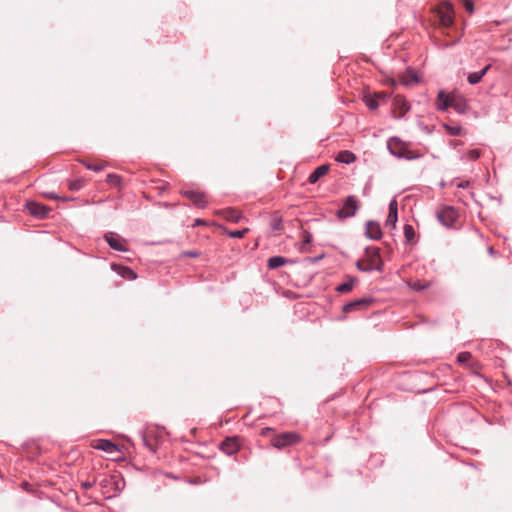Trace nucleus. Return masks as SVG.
Here are the masks:
<instances>
[{
	"instance_id": "f257e3e1",
	"label": "nucleus",
	"mask_w": 512,
	"mask_h": 512,
	"mask_svg": "<svg viewBox=\"0 0 512 512\" xmlns=\"http://www.w3.org/2000/svg\"><path fill=\"white\" fill-rule=\"evenodd\" d=\"M449 107L460 114H464L468 108L466 101L461 96L445 94L443 91H440L438 94V108L446 110Z\"/></svg>"
},
{
	"instance_id": "f03ea898",
	"label": "nucleus",
	"mask_w": 512,
	"mask_h": 512,
	"mask_svg": "<svg viewBox=\"0 0 512 512\" xmlns=\"http://www.w3.org/2000/svg\"><path fill=\"white\" fill-rule=\"evenodd\" d=\"M302 437L299 433L289 431L273 435L270 440L271 445L276 449H284L286 447L294 446L300 443Z\"/></svg>"
},
{
	"instance_id": "7ed1b4c3",
	"label": "nucleus",
	"mask_w": 512,
	"mask_h": 512,
	"mask_svg": "<svg viewBox=\"0 0 512 512\" xmlns=\"http://www.w3.org/2000/svg\"><path fill=\"white\" fill-rule=\"evenodd\" d=\"M387 146L389 151L397 157L406 159H414L417 157V155L410 151L407 145L398 138H391Z\"/></svg>"
},
{
	"instance_id": "20e7f679",
	"label": "nucleus",
	"mask_w": 512,
	"mask_h": 512,
	"mask_svg": "<svg viewBox=\"0 0 512 512\" xmlns=\"http://www.w3.org/2000/svg\"><path fill=\"white\" fill-rule=\"evenodd\" d=\"M359 209V201L353 195L345 198L343 207L336 212L338 219L343 220L349 217H353Z\"/></svg>"
},
{
	"instance_id": "39448f33",
	"label": "nucleus",
	"mask_w": 512,
	"mask_h": 512,
	"mask_svg": "<svg viewBox=\"0 0 512 512\" xmlns=\"http://www.w3.org/2000/svg\"><path fill=\"white\" fill-rule=\"evenodd\" d=\"M366 270L380 271L383 266V261L380 256V249L377 247H368L365 250Z\"/></svg>"
},
{
	"instance_id": "423d86ee",
	"label": "nucleus",
	"mask_w": 512,
	"mask_h": 512,
	"mask_svg": "<svg viewBox=\"0 0 512 512\" xmlns=\"http://www.w3.org/2000/svg\"><path fill=\"white\" fill-rule=\"evenodd\" d=\"M435 12L439 18V22L444 27H450L454 23V10L453 6L449 2L441 3Z\"/></svg>"
},
{
	"instance_id": "0eeeda50",
	"label": "nucleus",
	"mask_w": 512,
	"mask_h": 512,
	"mask_svg": "<svg viewBox=\"0 0 512 512\" xmlns=\"http://www.w3.org/2000/svg\"><path fill=\"white\" fill-rule=\"evenodd\" d=\"M182 195L188 198L195 206L204 208L207 205L206 195L197 190H183Z\"/></svg>"
},
{
	"instance_id": "6e6552de",
	"label": "nucleus",
	"mask_w": 512,
	"mask_h": 512,
	"mask_svg": "<svg viewBox=\"0 0 512 512\" xmlns=\"http://www.w3.org/2000/svg\"><path fill=\"white\" fill-rule=\"evenodd\" d=\"M437 216L442 224L452 226L458 217V213L453 207H444L438 212Z\"/></svg>"
},
{
	"instance_id": "1a4fd4ad",
	"label": "nucleus",
	"mask_w": 512,
	"mask_h": 512,
	"mask_svg": "<svg viewBox=\"0 0 512 512\" xmlns=\"http://www.w3.org/2000/svg\"><path fill=\"white\" fill-rule=\"evenodd\" d=\"M91 447L94 449L102 450L108 454H115L119 452L118 446L110 440L107 439H96L91 441Z\"/></svg>"
},
{
	"instance_id": "9d476101",
	"label": "nucleus",
	"mask_w": 512,
	"mask_h": 512,
	"mask_svg": "<svg viewBox=\"0 0 512 512\" xmlns=\"http://www.w3.org/2000/svg\"><path fill=\"white\" fill-rule=\"evenodd\" d=\"M371 298H361L352 302L347 303L343 306L344 313H350L357 310H364L370 306L372 303Z\"/></svg>"
},
{
	"instance_id": "9b49d317",
	"label": "nucleus",
	"mask_w": 512,
	"mask_h": 512,
	"mask_svg": "<svg viewBox=\"0 0 512 512\" xmlns=\"http://www.w3.org/2000/svg\"><path fill=\"white\" fill-rule=\"evenodd\" d=\"M105 239L109 246L117 251H127L126 241L119 235L114 233H108L105 235Z\"/></svg>"
},
{
	"instance_id": "f8f14e48",
	"label": "nucleus",
	"mask_w": 512,
	"mask_h": 512,
	"mask_svg": "<svg viewBox=\"0 0 512 512\" xmlns=\"http://www.w3.org/2000/svg\"><path fill=\"white\" fill-rule=\"evenodd\" d=\"M26 207L31 215L38 218H45L51 211L49 207L37 202H29Z\"/></svg>"
},
{
	"instance_id": "ddd939ff",
	"label": "nucleus",
	"mask_w": 512,
	"mask_h": 512,
	"mask_svg": "<svg viewBox=\"0 0 512 512\" xmlns=\"http://www.w3.org/2000/svg\"><path fill=\"white\" fill-rule=\"evenodd\" d=\"M240 444L237 437L226 438L221 443V449L227 455H232L239 450Z\"/></svg>"
},
{
	"instance_id": "4468645a",
	"label": "nucleus",
	"mask_w": 512,
	"mask_h": 512,
	"mask_svg": "<svg viewBox=\"0 0 512 512\" xmlns=\"http://www.w3.org/2000/svg\"><path fill=\"white\" fill-rule=\"evenodd\" d=\"M217 215L221 216L227 221L238 223L242 218L241 212L235 208H226L216 212Z\"/></svg>"
},
{
	"instance_id": "2eb2a0df",
	"label": "nucleus",
	"mask_w": 512,
	"mask_h": 512,
	"mask_svg": "<svg viewBox=\"0 0 512 512\" xmlns=\"http://www.w3.org/2000/svg\"><path fill=\"white\" fill-rule=\"evenodd\" d=\"M397 212H398V203L395 199H393L389 204V213L386 219V227H390L391 229H394L396 227L397 223Z\"/></svg>"
},
{
	"instance_id": "dca6fc26",
	"label": "nucleus",
	"mask_w": 512,
	"mask_h": 512,
	"mask_svg": "<svg viewBox=\"0 0 512 512\" xmlns=\"http://www.w3.org/2000/svg\"><path fill=\"white\" fill-rule=\"evenodd\" d=\"M393 104L395 107V114L397 117H402L409 110V105L404 97L397 95L393 99Z\"/></svg>"
},
{
	"instance_id": "f3484780",
	"label": "nucleus",
	"mask_w": 512,
	"mask_h": 512,
	"mask_svg": "<svg viewBox=\"0 0 512 512\" xmlns=\"http://www.w3.org/2000/svg\"><path fill=\"white\" fill-rule=\"evenodd\" d=\"M366 236L373 240H378L381 238L382 231L378 222L368 221L366 223Z\"/></svg>"
},
{
	"instance_id": "a211bd4d",
	"label": "nucleus",
	"mask_w": 512,
	"mask_h": 512,
	"mask_svg": "<svg viewBox=\"0 0 512 512\" xmlns=\"http://www.w3.org/2000/svg\"><path fill=\"white\" fill-rule=\"evenodd\" d=\"M112 269L116 271L122 278L126 280H134L136 279V273L131 270L129 267L121 266V265H112Z\"/></svg>"
},
{
	"instance_id": "6ab92c4d",
	"label": "nucleus",
	"mask_w": 512,
	"mask_h": 512,
	"mask_svg": "<svg viewBox=\"0 0 512 512\" xmlns=\"http://www.w3.org/2000/svg\"><path fill=\"white\" fill-rule=\"evenodd\" d=\"M329 171V165H321L317 167L308 178L309 183L315 184L321 177L325 176Z\"/></svg>"
},
{
	"instance_id": "aec40b11",
	"label": "nucleus",
	"mask_w": 512,
	"mask_h": 512,
	"mask_svg": "<svg viewBox=\"0 0 512 512\" xmlns=\"http://www.w3.org/2000/svg\"><path fill=\"white\" fill-rule=\"evenodd\" d=\"M289 260L282 256H273L270 257L267 261V266L269 269H276L279 268L285 264H287Z\"/></svg>"
},
{
	"instance_id": "412c9836",
	"label": "nucleus",
	"mask_w": 512,
	"mask_h": 512,
	"mask_svg": "<svg viewBox=\"0 0 512 512\" xmlns=\"http://www.w3.org/2000/svg\"><path fill=\"white\" fill-rule=\"evenodd\" d=\"M336 160L341 163L350 164L356 160V156L348 150H343L337 154Z\"/></svg>"
},
{
	"instance_id": "4be33fe9",
	"label": "nucleus",
	"mask_w": 512,
	"mask_h": 512,
	"mask_svg": "<svg viewBox=\"0 0 512 512\" xmlns=\"http://www.w3.org/2000/svg\"><path fill=\"white\" fill-rule=\"evenodd\" d=\"M491 65H487L486 67H484L481 71L479 72H474V73H470L468 75V82L472 85L474 84H477L481 81V79L483 78V76L487 73V71L490 69Z\"/></svg>"
},
{
	"instance_id": "5701e85b",
	"label": "nucleus",
	"mask_w": 512,
	"mask_h": 512,
	"mask_svg": "<svg viewBox=\"0 0 512 512\" xmlns=\"http://www.w3.org/2000/svg\"><path fill=\"white\" fill-rule=\"evenodd\" d=\"M400 82L406 86L411 85L413 83H417L418 82L417 74L413 70H408L406 73L401 75Z\"/></svg>"
},
{
	"instance_id": "b1692460",
	"label": "nucleus",
	"mask_w": 512,
	"mask_h": 512,
	"mask_svg": "<svg viewBox=\"0 0 512 512\" xmlns=\"http://www.w3.org/2000/svg\"><path fill=\"white\" fill-rule=\"evenodd\" d=\"M81 163L89 170H93L95 172H99L103 170L106 166L105 162L103 161H87V160H81Z\"/></svg>"
},
{
	"instance_id": "393cba45",
	"label": "nucleus",
	"mask_w": 512,
	"mask_h": 512,
	"mask_svg": "<svg viewBox=\"0 0 512 512\" xmlns=\"http://www.w3.org/2000/svg\"><path fill=\"white\" fill-rule=\"evenodd\" d=\"M409 287H411L413 290L421 291L423 289H426L430 286V282L427 281H421V280H415V281H409L408 282Z\"/></svg>"
},
{
	"instance_id": "a878e982",
	"label": "nucleus",
	"mask_w": 512,
	"mask_h": 512,
	"mask_svg": "<svg viewBox=\"0 0 512 512\" xmlns=\"http://www.w3.org/2000/svg\"><path fill=\"white\" fill-rule=\"evenodd\" d=\"M354 283H355V280L354 279H349L348 281L340 284L336 290L340 293H348L350 292L353 287H354Z\"/></svg>"
},
{
	"instance_id": "bb28decb",
	"label": "nucleus",
	"mask_w": 512,
	"mask_h": 512,
	"mask_svg": "<svg viewBox=\"0 0 512 512\" xmlns=\"http://www.w3.org/2000/svg\"><path fill=\"white\" fill-rule=\"evenodd\" d=\"M106 182L111 186L120 187L121 177L117 174H108L106 177Z\"/></svg>"
},
{
	"instance_id": "cd10ccee",
	"label": "nucleus",
	"mask_w": 512,
	"mask_h": 512,
	"mask_svg": "<svg viewBox=\"0 0 512 512\" xmlns=\"http://www.w3.org/2000/svg\"><path fill=\"white\" fill-rule=\"evenodd\" d=\"M364 102L371 110L376 109L379 105V101L373 95H366Z\"/></svg>"
},
{
	"instance_id": "c85d7f7f",
	"label": "nucleus",
	"mask_w": 512,
	"mask_h": 512,
	"mask_svg": "<svg viewBox=\"0 0 512 512\" xmlns=\"http://www.w3.org/2000/svg\"><path fill=\"white\" fill-rule=\"evenodd\" d=\"M481 156V151L479 149H472L466 152L464 155V159L467 161L477 160Z\"/></svg>"
},
{
	"instance_id": "c756f323",
	"label": "nucleus",
	"mask_w": 512,
	"mask_h": 512,
	"mask_svg": "<svg viewBox=\"0 0 512 512\" xmlns=\"http://www.w3.org/2000/svg\"><path fill=\"white\" fill-rule=\"evenodd\" d=\"M404 236L407 242H412L415 237V231L412 225L406 224L404 226Z\"/></svg>"
},
{
	"instance_id": "7c9ffc66",
	"label": "nucleus",
	"mask_w": 512,
	"mask_h": 512,
	"mask_svg": "<svg viewBox=\"0 0 512 512\" xmlns=\"http://www.w3.org/2000/svg\"><path fill=\"white\" fill-rule=\"evenodd\" d=\"M444 128L450 135L462 134V128L459 125L444 124Z\"/></svg>"
},
{
	"instance_id": "2f4dec72",
	"label": "nucleus",
	"mask_w": 512,
	"mask_h": 512,
	"mask_svg": "<svg viewBox=\"0 0 512 512\" xmlns=\"http://www.w3.org/2000/svg\"><path fill=\"white\" fill-rule=\"evenodd\" d=\"M271 228L275 232H280L283 229L282 219L280 217H274L271 221Z\"/></svg>"
},
{
	"instance_id": "473e14b6",
	"label": "nucleus",
	"mask_w": 512,
	"mask_h": 512,
	"mask_svg": "<svg viewBox=\"0 0 512 512\" xmlns=\"http://www.w3.org/2000/svg\"><path fill=\"white\" fill-rule=\"evenodd\" d=\"M69 189L72 191L80 190L84 186L83 179H77L69 182Z\"/></svg>"
},
{
	"instance_id": "72a5a7b5",
	"label": "nucleus",
	"mask_w": 512,
	"mask_h": 512,
	"mask_svg": "<svg viewBox=\"0 0 512 512\" xmlns=\"http://www.w3.org/2000/svg\"><path fill=\"white\" fill-rule=\"evenodd\" d=\"M248 232L249 228H244L242 230L230 231L228 234L232 238H243Z\"/></svg>"
},
{
	"instance_id": "f704fd0d",
	"label": "nucleus",
	"mask_w": 512,
	"mask_h": 512,
	"mask_svg": "<svg viewBox=\"0 0 512 512\" xmlns=\"http://www.w3.org/2000/svg\"><path fill=\"white\" fill-rule=\"evenodd\" d=\"M472 358V355L470 352H461L458 354L457 356V361L460 363V364H465L467 363L470 359Z\"/></svg>"
},
{
	"instance_id": "c9c22d12",
	"label": "nucleus",
	"mask_w": 512,
	"mask_h": 512,
	"mask_svg": "<svg viewBox=\"0 0 512 512\" xmlns=\"http://www.w3.org/2000/svg\"><path fill=\"white\" fill-rule=\"evenodd\" d=\"M465 9L471 14L474 11V4L471 0H461Z\"/></svg>"
},
{
	"instance_id": "e433bc0d",
	"label": "nucleus",
	"mask_w": 512,
	"mask_h": 512,
	"mask_svg": "<svg viewBox=\"0 0 512 512\" xmlns=\"http://www.w3.org/2000/svg\"><path fill=\"white\" fill-rule=\"evenodd\" d=\"M182 255L185 256V257L196 258V257L200 256V252L196 251V250H194V251H186V252H183Z\"/></svg>"
},
{
	"instance_id": "4c0bfd02",
	"label": "nucleus",
	"mask_w": 512,
	"mask_h": 512,
	"mask_svg": "<svg viewBox=\"0 0 512 512\" xmlns=\"http://www.w3.org/2000/svg\"><path fill=\"white\" fill-rule=\"evenodd\" d=\"M143 441H144L145 445H146V446H147L151 451H153V452H155V451H156V447L150 443V441H149V439H148V437H147V436H144Z\"/></svg>"
},
{
	"instance_id": "58836bf2",
	"label": "nucleus",
	"mask_w": 512,
	"mask_h": 512,
	"mask_svg": "<svg viewBox=\"0 0 512 512\" xmlns=\"http://www.w3.org/2000/svg\"><path fill=\"white\" fill-rule=\"evenodd\" d=\"M356 265H357V268H358L359 270H361V271H367L366 269H364V268H365V265H366V260H365V259L359 260V261L357 262V264H356Z\"/></svg>"
},
{
	"instance_id": "ea45409f",
	"label": "nucleus",
	"mask_w": 512,
	"mask_h": 512,
	"mask_svg": "<svg viewBox=\"0 0 512 512\" xmlns=\"http://www.w3.org/2000/svg\"><path fill=\"white\" fill-rule=\"evenodd\" d=\"M311 240H312L311 234L308 233V232H304V235H303V242H304V244L310 243Z\"/></svg>"
},
{
	"instance_id": "a19ab883",
	"label": "nucleus",
	"mask_w": 512,
	"mask_h": 512,
	"mask_svg": "<svg viewBox=\"0 0 512 512\" xmlns=\"http://www.w3.org/2000/svg\"><path fill=\"white\" fill-rule=\"evenodd\" d=\"M271 432H273V429H272V428H270V427H266V428H263V429L261 430V435H262V436H267V435H269Z\"/></svg>"
},
{
	"instance_id": "79ce46f5",
	"label": "nucleus",
	"mask_w": 512,
	"mask_h": 512,
	"mask_svg": "<svg viewBox=\"0 0 512 512\" xmlns=\"http://www.w3.org/2000/svg\"><path fill=\"white\" fill-rule=\"evenodd\" d=\"M378 101L383 100L387 97L385 93H375L373 95Z\"/></svg>"
},
{
	"instance_id": "37998d69",
	"label": "nucleus",
	"mask_w": 512,
	"mask_h": 512,
	"mask_svg": "<svg viewBox=\"0 0 512 512\" xmlns=\"http://www.w3.org/2000/svg\"><path fill=\"white\" fill-rule=\"evenodd\" d=\"M44 196L47 198H50V199H58V197L56 195H54L53 193H50V192L44 193Z\"/></svg>"
},
{
	"instance_id": "c03bdc74",
	"label": "nucleus",
	"mask_w": 512,
	"mask_h": 512,
	"mask_svg": "<svg viewBox=\"0 0 512 512\" xmlns=\"http://www.w3.org/2000/svg\"><path fill=\"white\" fill-rule=\"evenodd\" d=\"M205 224H206V222H205V221H203V220H201V219H196V220L194 221L193 226L205 225Z\"/></svg>"
},
{
	"instance_id": "a18cd8bd",
	"label": "nucleus",
	"mask_w": 512,
	"mask_h": 512,
	"mask_svg": "<svg viewBox=\"0 0 512 512\" xmlns=\"http://www.w3.org/2000/svg\"><path fill=\"white\" fill-rule=\"evenodd\" d=\"M82 487H83L84 489H89V488H91V487H92V484H91L90 482H83V483H82Z\"/></svg>"
},
{
	"instance_id": "49530a36",
	"label": "nucleus",
	"mask_w": 512,
	"mask_h": 512,
	"mask_svg": "<svg viewBox=\"0 0 512 512\" xmlns=\"http://www.w3.org/2000/svg\"><path fill=\"white\" fill-rule=\"evenodd\" d=\"M459 187L465 188L468 186V182H462L458 185Z\"/></svg>"
}]
</instances>
